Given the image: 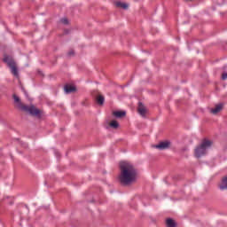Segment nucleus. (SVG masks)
Here are the masks:
<instances>
[{
	"label": "nucleus",
	"mask_w": 227,
	"mask_h": 227,
	"mask_svg": "<svg viewBox=\"0 0 227 227\" xmlns=\"http://www.w3.org/2000/svg\"><path fill=\"white\" fill-rule=\"evenodd\" d=\"M118 181L121 185H132L137 181V168L129 161H121L119 164Z\"/></svg>",
	"instance_id": "nucleus-1"
},
{
	"label": "nucleus",
	"mask_w": 227,
	"mask_h": 227,
	"mask_svg": "<svg viewBox=\"0 0 227 227\" xmlns=\"http://www.w3.org/2000/svg\"><path fill=\"white\" fill-rule=\"evenodd\" d=\"M12 98L14 100V104H16L17 108L24 111V113H29L31 116H35V118H42V111L36 108L35 106H26L22 104L20 98L16 94L12 95Z\"/></svg>",
	"instance_id": "nucleus-2"
},
{
	"label": "nucleus",
	"mask_w": 227,
	"mask_h": 227,
	"mask_svg": "<svg viewBox=\"0 0 227 227\" xmlns=\"http://www.w3.org/2000/svg\"><path fill=\"white\" fill-rule=\"evenodd\" d=\"M212 146V141L208 139H204L200 145H198L194 150V155L197 159L207 155V150Z\"/></svg>",
	"instance_id": "nucleus-3"
},
{
	"label": "nucleus",
	"mask_w": 227,
	"mask_h": 227,
	"mask_svg": "<svg viewBox=\"0 0 227 227\" xmlns=\"http://www.w3.org/2000/svg\"><path fill=\"white\" fill-rule=\"evenodd\" d=\"M4 62L8 65L9 68H11L12 74L15 77H19V69L17 68V64L15 63V60H13V59L10 58L9 56H5L4 58Z\"/></svg>",
	"instance_id": "nucleus-4"
},
{
	"label": "nucleus",
	"mask_w": 227,
	"mask_h": 227,
	"mask_svg": "<svg viewBox=\"0 0 227 227\" xmlns=\"http://www.w3.org/2000/svg\"><path fill=\"white\" fill-rule=\"evenodd\" d=\"M137 110L138 114H140L142 118H146V114H148V107H146L145 104H143L142 102H139Z\"/></svg>",
	"instance_id": "nucleus-5"
},
{
	"label": "nucleus",
	"mask_w": 227,
	"mask_h": 227,
	"mask_svg": "<svg viewBox=\"0 0 227 227\" xmlns=\"http://www.w3.org/2000/svg\"><path fill=\"white\" fill-rule=\"evenodd\" d=\"M169 146H171V142L164 141V142H160L158 145H152V148H157L158 150H168Z\"/></svg>",
	"instance_id": "nucleus-6"
},
{
	"label": "nucleus",
	"mask_w": 227,
	"mask_h": 227,
	"mask_svg": "<svg viewBox=\"0 0 227 227\" xmlns=\"http://www.w3.org/2000/svg\"><path fill=\"white\" fill-rule=\"evenodd\" d=\"M64 91H65L67 94L75 93V91H77V88H75V86H74V85L66 84V85L64 86Z\"/></svg>",
	"instance_id": "nucleus-7"
},
{
	"label": "nucleus",
	"mask_w": 227,
	"mask_h": 227,
	"mask_svg": "<svg viewBox=\"0 0 227 227\" xmlns=\"http://www.w3.org/2000/svg\"><path fill=\"white\" fill-rule=\"evenodd\" d=\"M223 104L220 103L218 105H215V108H212L210 110V113H212V114H218V113H221L223 107Z\"/></svg>",
	"instance_id": "nucleus-8"
},
{
	"label": "nucleus",
	"mask_w": 227,
	"mask_h": 227,
	"mask_svg": "<svg viewBox=\"0 0 227 227\" xmlns=\"http://www.w3.org/2000/svg\"><path fill=\"white\" fill-rule=\"evenodd\" d=\"M127 113L125 111H114L113 115L115 116V118H124L126 116Z\"/></svg>",
	"instance_id": "nucleus-9"
},
{
	"label": "nucleus",
	"mask_w": 227,
	"mask_h": 227,
	"mask_svg": "<svg viewBox=\"0 0 227 227\" xmlns=\"http://www.w3.org/2000/svg\"><path fill=\"white\" fill-rule=\"evenodd\" d=\"M105 100H106V98L102 95H98L96 97V102H97L98 106H104Z\"/></svg>",
	"instance_id": "nucleus-10"
},
{
	"label": "nucleus",
	"mask_w": 227,
	"mask_h": 227,
	"mask_svg": "<svg viewBox=\"0 0 227 227\" xmlns=\"http://www.w3.org/2000/svg\"><path fill=\"white\" fill-rule=\"evenodd\" d=\"M115 6H117V8H122V10H127L129 8V4L116 2Z\"/></svg>",
	"instance_id": "nucleus-11"
},
{
	"label": "nucleus",
	"mask_w": 227,
	"mask_h": 227,
	"mask_svg": "<svg viewBox=\"0 0 227 227\" xmlns=\"http://www.w3.org/2000/svg\"><path fill=\"white\" fill-rule=\"evenodd\" d=\"M166 224L168 227H176V223H175V220L171 218L167 219Z\"/></svg>",
	"instance_id": "nucleus-12"
},
{
	"label": "nucleus",
	"mask_w": 227,
	"mask_h": 227,
	"mask_svg": "<svg viewBox=\"0 0 227 227\" xmlns=\"http://www.w3.org/2000/svg\"><path fill=\"white\" fill-rule=\"evenodd\" d=\"M109 127H111L112 129H118V127H120V124L114 120L109 122Z\"/></svg>",
	"instance_id": "nucleus-13"
},
{
	"label": "nucleus",
	"mask_w": 227,
	"mask_h": 227,
	"mask_svg": "<svg viewBox=\"0 0 227 227\" xmlns=\"http://www.w3.org/2000/svg\"><path fill=\"white\" fill-rule=\"evenodd\" d=\"M67 56H68V58H74V56H75V51L74 50H70L67 52Z\"/></svg>",
	"instance_id": "nucleus-14"
},
{
	"label": "nucleus",
	"mask_w": 227,
	"mask_h": 227,
	"mask_svg": "<svg viewBox=\"0 0 227 227\" xmlns=\"http://www.w3.org/2000/svg\"><path fill=\"white\" fill-rule=\"evenodd\" d=\"M61 22H62V24L67 25V24H68V19L63 18V19L61 20Z\"/></svg>",
	"instance_id": "nucleus-15"
},
{
	"label": "nucleus",
	"mask_w": 227,
	"mask_h": 227,
	"mask_svg": "<svg viewBox=\"0 0 227 227\" xmlns=\"http://www.w3.org/2000/svg\"><path fill=\"white\" fill-rule=\"evenodd\" d=\"M226 79H227V73L224 72V73L222 74V80L226 81Z\"/></svg>",
	"instance_id": "nucleus-16"
},
{
	"label": "nucleus",
	"mask_w": 227,
	"mask_h": 227,
	"mask_svg": "<svg viewBox=\"0 0 227 227\" xmlns=\"http://www.w3.org/2000/svg\"><path fill=\"white\" fill-rule=\"evenodd\" d=\"M39 74L42 75V72H39Z\"/></svg>",
	"instance_id": "nucleus-17"
}]
</instances>
